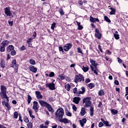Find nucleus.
<instances>
[{
    "label": "nucleus",
    "mask_w": 128,
    "mask_h": 128,
    "mask_svg": "<svg viewBox=\"0 0 128 128\" xmlns=\"http://www.w3.org/2000/svg\"><path fill=\"white\" fill-rule=\"evenodd\" d=\"M104 126V123L102 122H100L99 123V124H98V127H99V128H102V127Z\"/></svg>",
    "instance_id": "58"
},
{
    "label": "nucleus",
    "mask_w": 128,
    "mask_h": 128,
    "mask_svg": "<svg viewBox=\"0 0 128 128\" xmlns=\"http://www.w3.org/2000/svg\"><path fill=\"white\" fill-rule=\"evenodd\" d=\"M24 120L26 123H28L29 122V120L27 117H24Z\"/></svg>",
    "instance_id": "50"
},
{
    "label": "nucleus",
    "mask_w": 128,
    "mask_h": 128,
    "mask_svg": "<svg viewBox=\"0 0 128 128\" xmlns=\"http://www.w3.org/2000/svg\"><path fill=\"white\" fill-rule=\"evenodd\" d=\"M46 86L47 88H48L52 90H56L55 84L54 82L47 84Z\"/></svg>",
    "instance_id": "9"
},
{
    "label": "nucleus",
    "mask_w": 128,
    "mask_h": 128,
    "mask_svg": "<svg viewBox=\"0 0 128 128\" xmlns=\"http://www.w3.org/2000/svg\"><path fill=\"white\" fill-rule=\"evenodd\" d=\"M0 66L2 68L4 69L6 68V63L4 60H2L0 62Z\"/></svg>",
    "instance_id": "22"
},
{
    "label": "nucleus",
    "mask_w": 128,
    "mask_h": 128,
    "mask_svg": "<svg viewBox=\"0 0 128 128\" xmlns=\"http://www.w3.org/2000/svg\"><path fill=\"white\" fill-rule=\"evenodd\" d=\"M5 106L7 108L8 110H10L11 108V107L8 103Z\"/></svg>",
    "instance_id": "53"
},
{
    "label": "nucleus",
    "mask_w": 128,
    "mask_h": 128,
    "mask_svg": "<svg viewBox=\"0 0 128 128\" xmlns=\"http://www.w3.org/2000/svg\"><path fill=\"white\" fill-rule=\"evenodd\" d=\"M110 10H111V12L110 13V15H115L116 14V10L115 8H110Z\"/></svg>",
    "instance_id": "28"
},
{
    "label": "nucleus",
    "mask_w": 128,
    "mask_h": 128,
    "mask_svg": "<svg viewBox=\"0 0 128 128\" xmlns=\"http://www.w3.org/2000/svg\"><path fill=\"white\" fill-rule=\"evenodd\" d=\"M28 112L30 117L32 118H35V116L32 115V109H28Z\"/></svg>",
    "instance_id": "27"
},
{
    "label": "nucleus",
    "mask_w": 128,
    "mask_h": 128,
    "mask_svg": "<svg viewBox=\"0 0 128 128\" xmlns=\"http://www.w3.org/2000/svg\"><path fill=\"white\" fill-rule=\"evenodd\" d=\"M64 114V109L62 108H60L56 110V112H55L56 119V120H60V119L63 118Z\"/></svg>",
    "instance_id": "1"
},
{
    "label": "nucleus",
    "mask_w": 128,
    "mask_h": 128,
    "mask_svg": "<svg viewBox=\"0 0 128 128\" xmlns=\"http://www.w3.org/2000/svg\"><path fill=\"white\" fill-rule=\"evenodd\" d=\"M56 23H54H54L52 24L51 29H52V30H54V28H56Z\"/></svg>",
    "instance_id": "44"
},
{
    "label": "nucleus",
    "mask_w": 128,
    "mask_h": 128,
    "mask_svg": "<svg viewBox=\"0 0 128 128\" xmlns=\"http://www.w3.org/2000/svg\"><path fill=\"white\" fill-rule=\"evenodd\" d=\"M80 100H81V98L80 97H74L73 98V102L74 104H78L80 103Z\"/></svg>",
    "instance_id": "20"
},
{
    "label": "nucleus",
    "mask_w": 128,
    "mask_h": 128,
    "mask_svg": "<svg viewBox=\"0 0 128 128\" xmlns=\"http://www.w3.org/2000/svg\"><path fill=\"white\" fill-rule=\"evenodd\" d=\"M27 126L28 128H32L33 126V124L32 122H29L28 124H27Z\"/></svg>",
    "instance_id": "42"
},
{
    "label": "nucleus",
    "mask_w": 128,
    "mask_h": 128,
    "mask_svg": "<svg viewBox=\"0 0 128 128\" xmlns=\"http://www.w3.org/2000/svg\"><path fill=\"white\" fill-rule=\"evenodd\" d=\"M86 92V88L84 86L81 88V90H79L78 92V94H84Z\"/></svg>",
    "instance_id": "24"
},
{
    "label": "nucleus",
    "mask_w": 128,
    "mask_h": 128,
    "mask_svg": "<svg viewBox=\"0 0 128 128\" xmlns=\"http://www.w3.org/2000/svg\"><path fill=\"white\" fill-rule=\"evenodd\" d=\"M84 82L86 84L90 83V80L89 78H86L85 79Z\"/></svg>",
    "instance_id": "51"
},
{
    "label": "nucleus",
    "mask_w": 128,
    "mask_h": 128,
    "mask_svg": "<svg viewBox=\"0 0 128 128\" xmlns=\"http://www.w3.org/2000/svg\"><path fill=\"white\" fill-rule=\"evenodd\" d=\"M72 110H74V112L77 111L78 108L75 104H72Z\"/></svg>",
    "instance_id": "47"
},
{
    "label": "nucleus",
    "mask_w": 128,
    "mask_h": 128,
    "mask_svg": "<svg viewBox=\"0 0 128 128\" xmlns=\"http://www.w3.org/2000/svg\"><path fill=\"white\" fill-rule=\"evenodd\" d=\"M82 69L84 72H86L89 70V67L88 66H82Z\"/></svg>",
    "instance_id": "25"
},
{
    "label": "nucleus",
    "mask_w": 128,
    "mask_h": 128,
    "mask_svg": "<svg viewBox=\"0 0 128 128\" xmlns=\"http://www.w3.org/2000/svg\"><path fill=\"white\" fill-rule=\"evenodd\" d=\"M50 122L48 120H46L45 122H44V124H45V126H48L50 124Z\"/></svg>",
    "instance_id": "59"
},
{
    "label": "nucleus",
    "mask_w": 128,
    "mask_h": 128,
    "mask_svg": "<svg viewBox=\"0 0 128 128\" xmlns=\"http://www.w3.org/2000/svg\"><path fill=\"white\" fill-rule=\"evenodd\" d=\"M95 36L98 40H100L102 38V34L100 32V30L98 28L95 29Z\"/></svg>",
    "instance_id": "11"
},
{
    "label": "nucleus",
    "mask_w": 128,
    "mask_h": 128,
    "mask_svg": "<svg viewBox=\"0 0 128 128\" xmlns=\"http://www.w3.org/2000/svg\"><path fill=\"white\" fill-rule=\"evenodd\" d=\"M35 94L36 98L38 100H41L43 98V96L41 94V92L39 91H36Z\"/></svg>",
    "instance_id": "12"
},
{
    "label": "nucleus",
    "mask_w": 128,
    "mask_h": 128,
    "mask_svg": "<svg viewBox=\"0 0 128 128\" xmlns=\"http://www.w3.org/2000/svg\"><path fill=\"white\" fill-rule=\"evenodd\" d=\"M14 50V47L13 45H9L8 47L6 48V51L8 52H10Z\"/></svg>",
    "instance_id": "19"
},
{
    "label": "nucleus",
    "mask_w": 128,
    "mask_h": 128,
    "mask_svg": "<svg viewBox=\"0 0 128 128\" xmlns=\"http://www.w3.org/2000/svg\"><path fill=\"white\" fill-rule=\"evenodd\" d=\"M26 50V46H22L21 48H20V50L22 51H24Z\"/></svg>",
    "instance_id": "64"
},
{
    "label": "nucleus",
    "mask_w": 128,
    "mask_h": 128,
    "mask_svg": "<svg viewBox=\"0 0 128 128\" xmlns=\"http://www.w3.org/2000/svg\"><path fill=\"white\" fill-rule=\"evenodd\" d=\"M10 52V55L12 56H15L16 54V52L15 50H13L11 51Z\"/></svg>",
    "instance_id": "40"
},
{
    "label": "nucleus",
    "mask_w": 128,
    "mask_h": 128,
    "mask_svg": "<svg viewBox=\"0 0 128 128\" xmlns=\"http://www.w3.org/2000/svg\"><path fill=\"white\" fill-rule=\"evenodd\" d=\"M4 14L6 17L10 18H13L14 16H16V13L10 10V7H6L4 8Z\"/></svg>",
    "instance_id": "3"
},
{
    "label": "nucleus",
    "mask_w": 128,
    "mask_h": 128,
    "mask_svg": "<svg viewBox=\"0 0 128 128\" xmlns=\"http://www.w3.org/2000/svg\"><path fill=\"white\" fill-rule=\"evenodd\" d=\"M72 48V44H67L65 46H64V50L66 52H68Z\"/></svg>",
    "instance_id": "8"
},
{
    "label": "nucleus",
    "mask_w": 128,
    "mask_h": 128,
    "mask_svg": "<svg viewBox=\"0 0 128 128\" xmlns=\"http://www.w3.org/2000/svg\"><path fill=\"white\" fill-rule=\"evenodd\" d=\"M13 24H14V22L13 21H8V24L10 26H13Z\"/></svg>",
    "instance_id": "60"
},
{
    "label": "nucleus",
    "mask_w": 128,
    "mask_h": 128,
    "mask_svg": "<svg viewBox=\"0 0 128 128\" xmlns=\"http://www.w3.org/2000/svg\"><path fill=\"white\" fill-rule=\"evenodd\" d=\"M90 62L91 63L92 65L94 67H96L98 66V64H96V61L92 60V58L90 59Z\"/></svg>",
    "instance_id": "26"
},
{
    "label": "nucleus",
    "mask_w": 128,
    "mask_h": 128,
    "mask_svg": "<svg viewBox=\"0 0 128 128\" xmlns=\"http://www.w3.org/2000/svg\"><path fill=\"white\" fill-rule=\"evenodd\" d=\"M30 64L31 65H35L36 64V61L33 59H30L29 61Z\"/></svg>",
    "instance_id": "39"
},
{
    "label": "nucleus",
    "mask_w": 128,
    "mask_h": 128,
    "mask_svg": "<svg viewBox=\"0 0 128 128\" xmlns=\"http://www.w3.org/2000/svg\"><path fill=\"white\" fill-rule=\"evenodd\" d=\"M6 87L4 86H0V96L2 98H5L7 102H9V98L7 96L6 94Z\"/></svg>",
    "instance_id": "2"
},
{
    "label": "nucleus",
    "mask_w": 128,
    "mask_h": 128,
    "mask_svg": "<svg viewBox=\"0 0 128 128\" xmlns=\"http://www.w3.org/2000/svg\"><path fill=\"white\" fill-rule=\"evenodd\" d=\"M32 100V97L30 95H28V104H30L31 103Z\"/></svg>",
    "instance_id": "34"
},
{
    "label": "nucleus",
    "mask_w": 128,
    "mask_h": 128,
    "mask_svg": "<svg viewBox=\"0 0 128 128\" xmlns=\"http://www.w3.org/2000/svg\"><path fill=\"white\" fill-rule=\"evenodd\" d=\"M40 128H48V126H44V124H42L40 126Z\"/></svg>",
    "instance_id": "56"
},
{
    "label": "nucleus",
    "mask_w": 128,
    "mask_h": 128,
    "mask_svg": "<svg viewBox=\"0 0 128 128\" xmlns=\"http://www.w3.org/2000/svg\"><path fill=\"white\" fill-rule=\"evenodd\" d=\"M26 42H27V44H28V47L32 48V44L31 42H30V41H27Z\"/></svg>",
    "instance_id": "55"
},
{
    "label": "nucleus",
    "mask_w": 128,
    "mask_h": 128,
    "mask_svg": "<svg viewBox=\"0 0 128 128\" xmlns=\"http://www.w3.org/2000/svg\"><path fill=\"white\" fill-rule=\"evenodd\" d=\"M104 20H105L106 22H108V23H111V20L108 18V16H104Z\"/></svg>",
    "instance_id": "36"
},
{
    "label": "nucleus",
    "mask_w": 128,
    "mask_h": 128,
    "mask_svg": "<svg viewBox=\"0 0 128 128\" xmlns=\"http://www.w3.org/2000/svg\"><path fill=\"white\" fill-rule=\"evenodd\" d=\"M126 92L125 96H126L128 95V86L126 88Z\"/></svg>",
    "instance_id": "61"
},
{
    "label": "nucleus",
    "mask_w": 128,
    "mask_h": 128,
    "mask_svg": "<svg viewBox=\"0 0 128 128\" xmlns=\"http://www.w3.org/2000/svg\"><path fill=\"white\" fill-rule=\"evenodd\" d=\"M59 122H62V123H64V124H67L70 123V122H71V121L70 120H68V118H60L59 120Z\"/></svg>",
    "instance_id": "14"
},
{
    "label": "nucleus",
    "mask_w": 128,
    "mask_h": 128,
    "mask_svg": "<svg viewBox=\"0 0 128 128\" xmlns=\"http://www.w3.org/2000/svg\"><path fill=\"white\" fill-rule=\"evenodd\" d=\"M18 116V112H14V118L17 119Z\"/></svg>",
    "instance_id": "37"
},
{
    "label": "nucleus",
    "mask_w": 128,
    "mask_h": 128,
    "mask_svg": "<svg viewBox=\"0 0 128 128\" xmlns=\"http://www.w3.org/2000/svg\"><path fill=\"white\" fill-rule=\"evenodd\" d=\"M88 87L90 89H92V88L95 87V84L94 83H90L88 84Z\"/></svg>",
    "instance_id": "32"
},
{
    "label": "nucleus",
    "mask_w": 128,
    "mask_h": 128,
    "mask_svg": "<svg viewBox=\"0 0 128 128\" xmlns=\"http://www.w3.org/2000/svg\"><path fill=\"white\" fill-rule=\"evenodd\" d=\"M29 70L31 72H32L34 74H36L37 71H38V68H35L34 66H30L29 67Z\"/></svg>",
    "instance_id": "16"
},
{
    "label": "nucleus",
    "mask_w": 128,
    "mask_h": 128,
    "mask_svg": "<svg viewBox=\"0 0 128 128\" xmlns=\"http://www.w3.org/2000/svg\"><path fill=\"white\" fill-rule=\"evenodd\" d=\"M104 95V90H100L98 92V96H102Z\"/></svg>",
    "instance_id": "33"
},
{
    "label": "nucleus",
    "mask_w": 128,
    "mask_h": 128,
    "mask_svg": "<svg viewBox=\"0 0 128 128\" xmlns=\"http://www.w3.org/2000/svg\"><path fill=\"white\" fill-rule=\"evenodd\" d=\"M10 44V41L5 40L2 41V42L0 44V51L2 52H5V48L8 46Z\"/></svg>",
    "instance_id": "6"
},
{
    "label": "nucleus",
    "mask_w": 128,
    "mask_h": 128,
    "mask_svg": "<svg viewBox=\"0 0 128 128\" xmlns=\"http://www.w3.org/2000/svg\"><path fill=\"white\" fill-rule=\"evenodd\" d=\"M86 108L84 107H82L81 108L80 112V114L82 116H84L86 115Z\"/></svg>",
    "instance_id": "17"
},
{
    "label": "nucleus",
    "mask_w": 128,
    "mask_h": 128,
    "mask_svg": "<svg viewBox=\"0 0 128 128\" xmlns=\"http://www.w3.org/2000/svg\"><path fill=\"white\" fill-rule=\"evenodd\" d=\"M59 51L60 52H62V54L64 53V48L62 46H59L58 47Z\"/></svg>",
    "instance_id": "48"
},
{
    "label": "nucleus",
    "mask_w": 128,
    "mask_h": 128,
    "mask_svg": "<svg viewBox=\"0 0 128 128\" xmlns=\"http://www.w3.org/2000/svg\"><path fill=\"white\" fill-rule=\"evenodd\" d=\"M79 122L80 123V124L82 128H83L84 126V124L86 123L87 122V120L86 118H84L82 120H79Z\"/></svg>",
    "instance_id": "15"
},
{
    "label": "nucleus",
    "mask_w": 128,
    "mask_h": 128,
    "mask_svg": "<svg viewBox=\"0 0 128 128\" xmlns=\"http://www.w3.org/2000/svg\"><path fill=\"white\" fill-rule=\"evenodd\" d=\"M98 48L101 52H103V50H102V46L100 45L98 46Z\"/></svg>",
    "instance_id": "57"
},
{
    "label": "nucleus",
    "mask_w": 128,
    "mask_h": 128,
    "mask_svg": "<svg viewBox=\"0 0 128 128\" xmlns=\"http://www.w3.org/2000/svg\"><path fill=\"white\" fill-rule=\"evenodd\" d=\"M64 88L67 91L69 92L70 90L71 86L70 84H68L64 86Z\"/></svg>",
    "instance_id": "31"
},
{
    "label": "nucleus",
    "mask_w": 128,
    "mask_h": 128,
    "mask_svg": "<svg viewBox=\"0 0 128 128\" xmlns=\"http://www.w3.org/2000/svg\"><path fill=\"white\" fill-rule=\"evenodd\" d=\"M34 39H35V37H34V38H28V40H26V42H32Z\"/></svg>",
    "instance_id": "54"
},
{
    "label": "nucleus",
    "mask_w": 128,
    "mask_h": 128,
    "mask_svg": "<svg viewBox=\"0 0 128 128\" xmlns=\"http://www.w3.org/2000/svg\"><path fill=\"white\" fill-rule=\"evenodd\" d=\"M92 104V102H91L90 97H86L82 100V104H84V108L90 107Z\"/></svg>",
    "instance_id": "4"
},
{
    "label": "nucleus",
    "mask_w": 128,
    "mask_h": 128,
    "mask_svg": "<svg viewBox=\"0 0 128 128\" xmlns=\"http://www.w3.org/2000/svg\"><path fill=\"white\" fill-rule=\"evenodd\" d=\"M77 49L78 53L81 54L82 55L84 54L83 52L82 51V49L80 48H78Z\"/></svg>",
    "instance_id": "46"
},
{
    "label": "nucleus",
    "mask_w": 128,
    "mask_h": 128,
    "mask_svg": "<svg viewBox=\"0 0 128 128\" xmlns=\"http://www.w3.org/2000/svg\"><path fill=\"white\" fill-rule=\"evenodd\" d=\"M38 103L40 104V106L42 107H46V106L48 104L46 102L42 100H38Z\"/></svg>",
    "instance_id": "10"
},
{
    "label": "nucleus",
    "mask_w": 128,
    "mask_h": 128,
    "mask_svg": "<svg viewBox=\"0 0 128 128\" xmlns=\"http://www.w3.org/2000/svg\"><path fill=\"white\" fill-rule=\"evenodd\" d=\"M114 36L116 40H118L120 38V34H114Z\"/></svg>",
    "instance_id": "41"
},
{
    "label": "nucleus",
    "mask_w": 128,
    "mask_h": 128,
    "mask_svg": "<svg viewBox=\"0 0 128 128\" xmlns=\"http://www.w3.org/2000/svg\"><path fill=\"white\" fill-rule=\"evenodd\" d=\"M66 116H70V117L72 116V113L70 112L68 110H66Z\"/></svg>",
    "instance_id": "38"
},
{
    "label": "nucleus",
    "mask_w": 128,
    "mask_h": 128,
    "mask_svg": "<svg viewBox=\"0 0 128 128\" xmlns=\"http://www.w3.org/2000/svg\"><path fill=\"white\" fill-rule=\"evenodd\" d=\"M46 108L48 109V112H50L51 113H54V109L52 108V106L49 104H48L46 106Z\"/></svg>",
    "instance_id": "18"
},
{
    "label": "nucleus",
    "mask_w": 128,
    "mask_h": 128,
    "mask_svg": "<svg viewBox=\"0 0 128 128\" xmlns=\"http://www.w3.org/2000/svg\"><path fill=\"white\" fill-rule=\"evenodd\" d=\"M55 76V74L54 72H52L49 74L50 78H54Z\"/></svg>",
    "instance_id": "43"
},
{
    "label": "nucleus",
    "mask_w": 128,
    "mask_h": 128,
    "mask_svg": "<svg viewBox=\"0 0 128 128\" xmlns=\"http://www.w3.org/2000/svg\"><path fill=\"white\" fill-rule=\"evenodd\" d=\"M39 108L40 106L38 102L36 101H34L33 102L32 110H34L35 112H38Z\"/></svg>",
    "instance_id": "7"
},
{
    "label": "nucleus",
    "mask_w": 128,
    "mask_h": 128,
    "mask_svg": "<svg viewBox=\"0 0 128 128\" xmlns=\"http://www.w3.org/2000/svg\"><path fill=\"white\" fill-rule=\"evenodd\" d=\"M90 110V116L91 117H92L94 115V108L93 107H91Z\"/></svg>",
    "instance_id": "29"
},
{
    "label": "nucleus",
    "mask_w": 128,
    "mask_h": 128,
    "mask_svg": "<svg viewBox=\"0 0 128 128\" xmlns=\"http://www.w3.org/2000/svg\"><path fill=\"white\" fill-rule=\"evenodd\" d=\"M59 12L61 16H64V10H63L62 8L59 9Z\"/></svg>",
    "instance_id": "45"
},
{
    "label": "nucleus",
    "mask_w": 128,
    "mask_h": 128,
    "mask_svg": "<svg viewBox=\"0 0 128 128\" xmlns=\"http://www.w3.org/2000/svg\"><path fill=\"white\" fill-rule=\"evenodd\" d=\"M73 92L74 94H78V88H74L73 89Z\"/></svg>",
    "instance_id": "52"
},
{
    "label": "nucleus",
    "mask_w": 128,
    "mask_h": 128,
    "mask_svg": "<svg viewBox=\"0 0 128 128\" xmlns=\"http://www.w3.org/2000/svg\"><path fill=\"white\" fill-rule=\"evenodd\" d=\"M90 20L92 23L99 22H100V20L98 18H94L92 16H90Z\"/></svg>",
    "instance_id": "13"
},
{
    "label": "nucleus",
    "mask_w": 128,
    "mask_h": 128,
    "mask_svg": "<svg viewBox=\"0 0 128 128\" xmlns=\"http://www.w3.org/2000/svg\"><path fill=\"white\" fill-rule=\"evenodd\" d=\"M101 121L104 124V125L106 126H111V125L109 124V122L108 121L105 120L104 118H100Z\"/></svg>",
    "instance_id": "23"
},
{
    "label": "nucleus",
    "mask_w": 128,
    "mask_h": 128,
    "mask_svg": "<svg viewBox=\"0 0 128 128\" xmlns=\"http://www.w3.org/2000/svg\"><path fill=\"white\" fill-rule=\"evenodd\" d=\"M90 68H91L92 71L94 74H96V75H98V71H97L98 69L97 68H96L94 70V68L92 66H90Z\"/></svg>",
    "instance_id": "30"
},
{
    "label": "nucleus",
    "mask_w": 128,
    "mask_h": 128,
    "mask_svg": "<svg viewBox=\"0 0 128 128\" xmlns=\"http://www.w3.org/2000/svg\"><path fill=\"white\" fill-rule=\"evenodd\" d=\"M8 104V102H6L5 100H3L2 102V104L3 106H6Z\"/></svg>",
    "instance_id": "63"
},
{
    "label": "nucleus",
    "mask_w": 128,
    "mask_h": 128,
    "mask_svg": "<svg viewBox=\"0 0 128 128\" xmlns=\"http://www.w3.org/2000/svg\"><path fill=\"white\" fill-rule=\"evenodd\" d=\"M74 82L78 84V82H84L85 80L84 76L80 74L75 76Z\"/></svg>",
    "instance_id": "5"
},
{
    "label": "nucleus",
    "mask_w": 128,
    "mask_h": 128,
    "mask_svg": "<svg viewBox=\"0 0 128 128\" xmlns=\"http://www.w3.org/2000/svg\"><path fill=\"white\" fill-rule=\"evenodd\" d=\"M10 68H17L18 67V65L16 64V60H12V64H10Z\"/></svg>",
    "instance_id": "21"
},
{
    "label": "nucleus",
    "mask_w": 128,
    "mask_h": 128,
    "mask_svg": "<svg viewBox=\"0 0 128 128\" xmlns=\"http://www.w3.org/2000/svg\"><path fill=\"white\" fill-rule=\"evenodd\" d=\"M111 112L113 115H116L118 113V110L115 109H112Z\"/></svg>",
    "instance_id": "35"
},
{
    "label": "nucleus",
    "mask_w": 128,
    "mask_h": 128,
    "mask_svg": "<svg viewBox=\"0 0 128 128\" xmlns=\"http://www.w3.org/2000/svg\"><path fill=\"white\" fill-rule=\"evenodd\" d=\"M114 83L116 86H118L120 84V82L118 80H115Z\"/></svg>",
    "instance_id": "62"
},
{
    "label": "nucleus",
    "mask_w": 128,
    "mask_h": 128,
    "mask_svg": "<svg viewBox=\"0 0 128 128\" xmlns=\"http://www.w3.org/2000/svg\"><path fill=\"white\" fill-rule=\"evenodd\" d=\"M59 78L61 80H64L65 79V76L64 75L62 74H60L59 75Z\"/></svg>",
    "instance_id": "49"
}]
</instances>
